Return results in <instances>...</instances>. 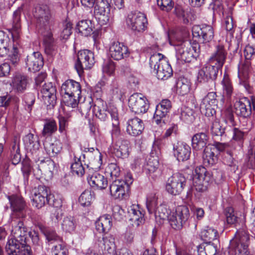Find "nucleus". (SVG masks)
<instances>
[{"label":"nucleus","instance_id":"nucleus-46","mask_svg":"<svg viewBox=\"0 0 255 255\" xmlns=\"http://www.w3.org/2000/svg\"><path fill=\"white\" fill-rule=\"evenodd\" d=\"M176 87L177 93L180 95L184 96L189 92L191 83L190 81L187 78L180 77L177 82Z\"/></svg>","mask_w":255,"mask_h":255},{"label":"nucleus","instance_id":"nucleus-21","mask_svg":"<svg viewBox=\"0 0 255 255\" xmlns=\"http://www.w3.org/2000/svg\"><path fill=\"white\" fill-rule=\"evenodd\" d=\"M171 108V103L168 99H164L157 105L153 116V120L157 125L160 124L162 122L164 123V119L169 112Z\"/></svg>","mask_w":255,"mask_h":255},{"label":"nucleus","instance_id":"nucleus-1","mask_svg":"<svg viewBox=\"0 0 255 255\" xmlns=\"http://www.w3.org/2000/svg\"><path fill=\"white\" fill-rule=\"evenodd\" d=\"M149 65L158 79L166 80L172 75L170 65L164 55L159 53H154L150 56Z\"/></svg>","mask_w":255,"mask_h":255},{"label":"nucleus","instance_id":"nucleus-5","mask_svg":"<svg viewBox=\"0 0 255 255\" xmlns=\"http://www.w3.org/2000/svg\"><path fill=\"white\" fill-rule=\"evenodd\" d=\"M31 194L32 206L36 208H41L46 203L52 204L51 200L53 199V196L46 186L39 185L32 189Z\"/></svg>","mask_w":255,"mask_h":255},{"label":"nucleus","instance_id":"nucleus-18","mask_svg":"<svg viewBox=\"0 0 255 255\" xmlns=\"http://www.w3.org/2000/svg\"><path fill=\"white\" fill-rule=\"evenodd\" d=\"M217 95L216 92H209L203 99L200 104V110L206 116H213L215 114L214 107L217 105Z\"/></svg>","mask_w":255,"mask_h":255},{"label":"nucleus","instance_id":"nucleus-24","mask_svg":"<svg viewBox=\"0 0 255 255\" xmlns=\"http://www.w3.org/2000/svg\"><path fill=\"white\" fill-rule=\"evenodd\" d=\"M26 64L29 71L35 72L39 71L44 64L41 54L39 52H34L27 56Z\"/></svg>","mask_w":255,"mask_h":255},{"label":"nucleus","instance_id":"nucleus-41","mask_svg":"<svg viewBox=\"0 0 255 255\" xmlns=\"http://www.w3.org/2000/svg\"><path fill=\"white\" fill-rule=\"evenodd\" d=\"M43 44L44 51L47 55H51L56 50V45L54 44V40L51 32H48L44 36Z\"/></svg>","mask_w":255,"mask_h":255},{"label":"nucleus","instance_id":"nucleus-49","mask_svg":"<svg viewBox=\"0 0 255 255\" xmlns=\"http://www.w3.org/2000/svg\"><path fill=\"white\" fill-rule=\"evenodd\" d=\"M40 230L48 242H51V243L55 242H57L58 243L62 242V238L58 236L56 234V232L52 229L48 227H41Z\"/></svg>","mask_w":255,"mask_h":255},{"label":"nucleus","instance_id":"nucleus-2","mask_svg":"<svg viewBox=\"0 0 255 255\" xmlns=\"http://www.w3.org/2000/svg\"><path fill=\"white\" fill-rule=\"evenodd\" d=\"M250 235L245 228L238 230L234 238L230 242L231 248L235 255H251L249 251Z\"/></svg>","mask_w":255,"mask_h":255},{"label":"nucleus","instance_id":"nucleus-23","mask_svg":"<svg viewBox=\"0 0 255 255\" xmlns=\"http://www.w3.org/2000/svg\"><path fill=\"white\" fill-rule=\"evenodd\" d=\"M97 239L95 243L98 245L102 250L107 252L110 254L115 253L116 245L115 243V238L112 235L102 236V237H97Z\"/></svg>","mask_w":255,"mask_h":255},{"label":"nucleus","instance_id":"nucleus-54","mask_svg":"<svg viewBox=\"0 0 255 255\" xmlns=\"http://www.w3.org/2000/svg\"><path fill=\"white\" fill-rule=\"evenodd\" d=\"M216 252V247L210 243L201 245L198 247L199 255H215Z\"/></svg>","mask_w":255,"mask_h":255},{"label":"nucleus","instance_id":"nucleus-62","mask_svg":"<svg viewBox=\"0 0 255 255\" xmlns=\"http://www.w3.org/2000/svg\"><path fill=\"white\" fill-rule=\"evenodd\" d=\"M10 152L12 163L15 165L18 164L21 160V155L19 146L16 143H13Z\"/></svg>","mask_w":255,"mask_h":255},{"label":"nucleus","instance_id":"nucleus-40","mask_svg":"<svg viewBox=\"0 0 255 255\" xmlns=\"http://www.w3.org/2000/svg\"><path fill=\"white\" fill-rule=\"evenodd\" d=\"M223 14L226 16L223 27L226 30L228 34L231 37H233L236 25L233 21V17L232 16V9L229 8L228 12L226 11H223Z\"/></svg>","mask_w":255,"mask_h":255},{"label":"nucleus","instance_id":"nucleus-34","mask_svg":"<svg viewBox=\"0 0 255 255\" xmlns=\"http://www.w3.org/2000/svg\"><path fill=\"white\" fill-rule=\"evenodd\" d=\"M96 229L99 233L108 232L112 226V218L109 215H104L99 217L95 223Z\"/></svg>","mask_w":255,"mask_h":255},{"label":"nucleus","instance_id":"nucleus-45","mask_svg":"<svg viewBox=\"0 0 255 255\" xmlns=\"http://www.w3.org/2000/svg\"><path fill=\"white\" fill-rule=\"evenodd\" d=\"M43 144L47 154L52 157L55 156L60 153L62 148L61 143L58 141L53 143L45 141Z\"/></svg>","mask_w":255,"mask_h":255},{"label":"nucleus","instance_id":"nucleus-6","mask_svg":"<svg viewBox=\"0 0 255 255\" xmlns=\"http://www.w3.org/2000/svg\"><path fill=\"white\" fill-rule=\"evenodd\" d=\"M127 26L135 33H142L144 31L148 24L145 15L140 12L129 13L126 20Z\"/></svg>","mask_w":255,"mask_h":255},{"label":"nucleus","instance_id":"nucleus-32","mask_svg":"<svg viewBox=\"0 0 255 255\" xmlns=\"http://www.w3.org/2000/svg\"><path fill=\"white\" fill-rule=\"evenodd\" d=\"M209 136L205 132H199L194 134L192 138V146L194 149L200 150L207 147Z\"/></svg>","mask_w":255,"mask_h":255},{"label":"nucleus","instance_id":"nucleus-26","mask_svg":"<svg viewBox=\"0 0 255 255\" xmlns=\"http://www.w3.org/2000/svg\"><path fill=\"white\" fill-rule=\"evenodd\" d=\"M173 153L179 161H184L190 157L191 148L184 142H178L173 145Z\"/></svg>","mask_w":255,"mask_h":255},{"label":"nucleus","instance_id":"nucleus-60","mask_svg":"<svg viewBox=\"0 0 255 255\" xmlns=\"http://www.w3.org/2000/svg\"><path fill=\"white\" fill-rule=\"evenodd\" d=\"M81 95L75 96V95H65L64 102L66 106L71 107H76L79 103Z\"/></svg>","mask_w":255,"mask_h":255},{"label":"nucleus","instance_id":"nucleus-28","mask_svg":"<svg viewBox=\"0 0 255 255\" xmlns=\"http://www.w3.org/2000/svg\"><path fill=\"white\" fill-rule=\"evenodd\" d=\"M129 220L133 227H139L144 223V214L138 205H132L128 209Z\"/></svg>","mask_w":255,"mask_h":255},{"label":"nucleus","instance_id":"nucleus-39","mask_svg":"<svg viewBox=\"0 0 255 255\" xmlns=\"http://www.w3.org/2000/svg\"><path fill=\"white\" fill-rule=\"evenodd\" d=\"M113 128L111 131L112 143L119 139H124L121 136V132L119 127V116L116 114V110H114L112 114Z\"/></svg>","mask_w":255,"mask_h":255},{"label":"nucleus","instance_id":"nucleus-7","mask_svg":"<svg viewBox=\"0 0 255 255\" xmlns=\"http://www.w3.org/2000/svg\"><path fill=\"white\" fill-rule=\"evenodd\" d=\"M7 198L9 201L11 216L17 219H24L27 208L24 199L20 195L16 194L8 195Z\"/></svg>","mask_w":255,"mask_h":255},{"label":"nucleus","instance_id":"nucleus-22","mask_svg":"<svg viewBox=\"0 0 255 255\" xmlns=\"http://www.w3.org/2000/svg\"><path fill=\"white\" fill-rule=\"evenodd\" d=\"M110 56L115 60H120L128 56V48L123 43L113 42L109 49Z\"/></svg>","mask_w":255,"mask_h":255},{"label":"nucleus","instance_id":"nucleus-12","mask_svg":"<svg viewBox=\"0 0 255 255\" xmlns=\"http://www.w3.org/2000/svg\"><path fill=\"white\" fill-rule=\"evenodd\" d=\"M128 107L131 111L136 114L147 112L149 104L146 98L140 93H134L128 99Z\"/></svg>","mask_w":255,"mask_h":255},{"label":"nucleus","instance_id":"nucleus-25","mask_svg":"<svg viewBox=\"0 0 255 255\" xmlns=\"http://www.w3.org/2000/svg\"><path fill=\"white\" fill-rule=\"evenodd\" d=\"M142 121L137 117L129 119L127 122V132L131 136H136L140 135L144 129Z\"/></svg>","mask_w":255,"mask_h":255},{"label":"nucleus","instance_id":"nucleus-17","mask_svg":"<svg viewBox=\"0 0 255 255\" xmlns=\"http://www.w3.org/2000/svg\"><path fill=\"white\" fill-rule=\"evenodd\" d=\"M42 99L47 107L53 108L56 104L57 91L55 86L52 83L44 84L41 90Z\"/></svg>","mask_w":255,"mask_h":255},{"label":"nucleus","instance_id":"nucleus-37","mask_svg":"<svg viewBox=\"0 0 255 255\" xmlns=\"http://www.w3.org/2000/svg\"><path fill=\"white\" fill-rule=\"evenodd\" d=\"M12 46V42L8 35L3 31L0 30V56L7 55Z\"/></svg>","mask_w":255,"mask_h":255},{"label":"nucleus","instance_id":"nucleus-16","mask_svg":"<svg viewBox=\"0 0 255 255\" xmlns=\"http://www.w3.org/2000/svg\"><path fill=\"white\" fill-rule=\"evenodd\" d=\"M227 55V52L223 45L219 44L216 46V50L209 59L208 63L219 71L223 66Z\"/></svg>","mask_w":255,"mask_h":255},{"label":"nucleus","instance_id":"nucleus-14","mask_svg":"<svg viewBox=\"0 0 255 255\" xmlns=\"http://www.w3.org/2000/svg\"><path fill=\"white\" fill-rule=\"evenodd\" d=\"M114 110H116V114L118 115L116 108L110 107L107 109L106 103L101 99H97L93 108V112L99 119L104 122L109 119V116L112 119Z\"/></svg>","mask_w":255,"mask_h":255},{"label":"nucleus","instance_id":"nucleus-29","mask_svg":"<svg viewBox=\"0 0 255 255\" xmlns=\"http://www.w3.org/2000/svg\"><path fill=\"white\" fill-rule=\"evenodd\" d=\"M126 187L124 180L115 179L110 186L111 196L115 199H122L125 195Z\"/></svg>","mask_w":255,"mask_h":255},{"label":"nucleus","instance_id":"nucleus-44","mask_svg":"<svg viewBox=\"0 0 255 255\" xmlns=\"http://www.w3.org/2000/svg\"><path fill=\"white\" fill-rule=\"evenodd\" d=\"M159 162L156 158H149L146 164L145 165L144 169L147 173L150 175L156 176L160 173L158 169Z\"/></svg>","mask_w":255,"mask_h":255},{"label":"nucleus","instance_id":"nucleus-58","mask_svg":"<svg viewBox=\"0 0 255 255\" xmlns=\"http://www.w3.org/2000/svg\"><path fill=\"white\" fill-rule=\"evenodd\" d=\"M72 171L78 176H82L85 173V169L81 160V157L75 159V162L71 166Z\"/></svg>","mask_w":255,"mask_h":255},{"label":"nucleus","instance_id":"nucleus-13","mask_svg":"<svg viewBox=\"0 0 255 255\" xmlns=\"http://www.w3.org/2000/svg\"><path fill=\"white\" fill-rule=\"evenodd\" d=\"M235 108L238 116L248 118L251 116L252 110L255 109V99L243 98L235 103Z\"/></svg>","mask_w":255,"mask_h":255},{"label":"nucleus","instance_id":"nucleus-4","mask_svg":"<svg viewBox=\"0 0 255 255\" xmlns=\"http://www.w3.org/2000/svg\"><path fill=\"white\" fill-rule=\"evenodd\" d=\"M244 55L246 60H251L255 56V47L250 45H247L244 49ZM250 67V62L249 61H246L244 64H239L238 66L239 83L247 90H249L250 88L249 84L247 81Z\"/></svg>","mask_w":255,"mask_h":255},{"label":"nucleus","instance_id":"nucleus-33","mask_svg":"<svg viewBox=\"0 0 255 255\" xmlns=\"http://www.w3.org/2000/svg\"><path fill=\"white\" fill-rule=\"evenodd\" d=\"M28 84V79L27 76L21 74H16L14 77L11 85L16 92L22 93L26 89Z\"/></svg>","mask_w":255,"mask_h":255},{"label":"nucleus","instance_id":"nucleus-10","mask_svg":"<svg viewBox=\"0 0 255 255\" xmlns=\"http://www.w3.org/2000/svg\"><path fill=\"white\" fill-rule=\"evenodd\" d=\"M186 179L184 176L179 172H176L168 178L166 185L167 191L173 195H179L184 188Z\"/></svg>","mask_w":255,"mask_h":255},{"label":"nucleus","instance_id":"nucleus-36","mask_svg":"<svg viewBox=\"0 0 255 255\" xmlns=\"http://www.w3.org/2000/svg\"><path fill=\"white\" fill-rule=\"evenodd\" d=\"M23 140L24 146L27 150L34 153L39 149L40 143L37 136L30 133L23 137Z\"/></svg>","mask_w":255,"mask_h":255},{"label":"nucleus","instance_id":"nucleus-8","mask_svg":"<svg viewBox=\"0 0 255 255\" xmlns=\"http://www.w3.org/2000/svg\"><path fill=\"white\" fill-rule=\"evenodd\" d=\"M219 71L217 68L213 67L212 66L207 64L201 69L198 74L197 81L199 83L209 84V88L205 87L206 90L209 91L213 90L215 87V80L217 77Z\"/></svg>","mask_w":255,"mask_h":255},{"label":"nucleus","instance_id":"nucleus-30","mask_svg":"<svg viewBox=\"0 0 255 255\" xmlns=\"http://www.w3.org/2000/svg\"><path fill=\"white\" fill-rule=\"evenodd\" d=\"M191 44L188 41L181 42L175 47L176 55L178 59L185 62H190L193 58V54L190 51Z\"/></svg>","mask_w":255,"mask_h":255},{"label":"nucleus","instance_id":"nucleus-31","mask_svg":"<svg viewBox=\"0 0 255 255\" xmlns=\"http://www.w3.org/2000/svg\"><path fill=\"white\" fill-rule=\"evenodd\" d=\"M87 180L91 187L98 189H105L108 184L107 178L97 172L87 177Z\"/></svg>","mask_w":255,"mask_h":255},{"label":"nucleus","instance_id":"nucleus-19","mask_svg":"<svg viewBox=\"0 0 255 255\" xmlns=\"http://www.w3.org/2000/svg\"><path fill=\"white\" fill-rule=\"evenodd\" d=\"M113 5L112 0H97L95 6V11L101 17L100 18L106 24L110 21L112 14L111 7Z\"/></svg>","mask_w":255,"mask_h":255},{"label":"nucleus","instance_id":"nucleus-11","mask_svg":"<svg viewBox=\"0 0 255 255\" xmlns=\"http://www.w3.org/2000/svg\"><path fill=\"white\" fill-rule=\"evenodd\" d=\"M18 219V220H13L11 221V233L13 238H12L10 239L16 241V243L23 245H25L26 242H28V240L27 236V228L22 221L23 219Z\"/></svg>","mask_w":255,"mask_h":255},{"label":"nucleus","instance_id":"nucleus-15","mask_svg":"<svg viewBox=\"0 0 255 255\" xmlns=\"http://www.w3.org/2000/svg\"><path fill=\"white\" fill-rule=\"evenodd\" d=\"M192 34L194 37L199 38L203 43H209L214 37V30L210 25H195L192 28Z\"/></svg>","mask_w":255,"mask_h":255},{"label":"nucleus","instance_id":"nucleus-61","mask_svg":"<svg viewBox=\"0 0 255 255\" xmlns=\"http://www.w3.org/2000/svg\"><path fill=\"white\" fill-rule=\"evenodd\" d=\"M53 167L54 162L49 158L40 160L38 167L39 170H43V171L45 173L51 172Z\"/></svg>","mask_w":255,"mask_h":255},{"label":"nucleus","instance_id":"nucleus-43","mask_svg":"<svg viewBox=\"0 0 255 255\" xmlns=\"http://www.w3.org/2000/svg\"><path fill=\"white\" fill-rule=\"evenodd\" d=\"M226 128L218 120L213 121L210 126V132L213 137L219 138L225 135Z\"/></svg>","mask_w":255,"mask_h":255},{"label":"nucleus","instance_id":"nucleus-47","mask_svg":"<svg viewBox=\"0 0 255 255\" xmlns=\"http://www.w3.org/2000/svg\"><path fill=\"white\" fill-rule=\"evenodd\" d=\"M77 221L72 216H67L64 218L61 223L62 230L67 233H73L77 227Z\"/></svg>","mask_w":255,"mask_h":255},{"label":"nucleus","instance_id":"nucleus-20","mask_svg":"<svg viewBox=\"0 0 255 255\" xmlns=\"http://www.w3.org/2000/svg\"><path fill=\"white\" fill-rule=\"evenodd\" d=\"M129 141L125 139H119L112 143L111 151L118 158H127L129 154Z\"/></svg>","mask_w":255,"mask_h":255},{"label":"nucleus","instance_id":"nucleus-38","mask_svg":"<svg viewBox=\"0 0 255 255\" xmlns=\"http://www.w3.org/2000/svg\"><path fill=\"white\" fill-rule=\"evenodd\" d=\"M216 152V149L215 147H212L211 146H209L205 148L203 154V159L205 164L212 165L215 164L218 160Z\"/></svg>","mask_w":255,"mask_h":255},{"label":"nucleus","instance_id":"nucleus-55","mask_svg":"<svg viewBox=\"0 0 255 255\" xmlns=\"http://www.w3.org/2000/svg\"><path fill=\"white\" fill-rule=\"evenodd\" d=\"M222 85L223 87V95L228 98H230L233 92V87L231 80L228 76L224 75L222 81Z\"/></svg>","mask_w":255,"mask_h":255},{"label":"nucleus","instance_id":"nucleus-52","mask_svg":"<svg viewBox=\"0 0 255 255\" xmlns=\"http://www.w3.org/2000/svg\"><path fill=\"white\" fill-rule=\"evenodd\" d=\"M201 236L204 241L211 243L218 238L219 234L217 230L207 227L206 229L202 231Z\"/></svg>","mask_w":255,"mask_h":255},{"label":"nucleus","instance_id":"nucleus-53","mask_svg":"<svg viewBox=\"0 0 255 255\" xmlns=\"http://www.w3.org/2000/svg\"><path fill=\"white\" fill-rule=\"evenodd\" d=\"M57 124L54 120H46L43 126L42 134L46 137L51 136L57 130Z\"/></svg>","mask_w":255,"mask_h":255},{"label":"nucleus","instance_id":"nucleus-64","mask_svg":"<svg viewBox=\"0 0 255 255\" xmlns=\"http://www.w3.org/2000/svg\"><path fill=\"white\" fill-rule=\"evenodd\" d=\"M52 255H68L67 248L60 243L54 246L51 249Z\"/></svg>","mask_w":255,"mask_h":255},{"label":"nucleus","instance_id":"nucleus-42","mask_svg":"<svg viewBox=\"0 0 255 255\" xmlns=\"http://www.w3.org/2000/svg\"><path fill=\"white\" fill-rule=\"evenodd\" d=\"M174 212L176 217L180 220L177 225H186L190 217L189 208L186 206H179Z\"/></svg>","mask_w":255,"mask_h":255},{"label":"nucleus","instance_id":"nucleus-9","mask_svg":"<svg viewBox=\"0 0 255 255\" xmlns=\"http://www.w3.org/2000/svg\"><path fill=\"white\" fill-rule=\"evenodd\" d=\"M95 63L94 53L92 51L87 49L81 50L78 53L75 67L78 74H80L84 69H91Z\"/></svg>","mask_w":255,"mask_h":255},{"label":"nucleus","instance_id":"nucleus-56","mask_svg":"<svg viewBox=\"0 0 255 255\" xmlns=\"http://www.w3.org/2000/svg\"><path fill=\"white\" fill-rule=\"evenodd\" d=\"M194 112L188 108L184 107L182 108L180 113V119L186 123H191L194 120Z\"/></svg>","mask_w":255,"mask_h":255},{"label":"nucleus","instance_id":"nucleus-50","mask_svg":"<svg viewBox=\"0 0 255 255\" xmlns=\"http://www.w3.org/2000/svg\"><path fill=\"white\" fill-rule=\"evenodd\" d=\"M20 244L16 243V241L8 239L5 247L6 255H20Z\"/></svg>","mask_w":255,"mask_h":255},{"label":"nucleus","instance_id":"nucleus-27","mask_svg":"<svg viewBox=\"0 0 255 255\" xmlns=\"http://www.w3.org/2000/svg\"><path fill=\"white\" fill-rule=\"evenodd\" d=\"M61 93L65 95H81V87L80 84L72 79L66 80L61 86Z\"/></svg>","mask_w":255,"mask_h":255},{"label":"nucleus","instance_id":"nucleus-63","mask_svg":"<svg viewBox=\"0 0 255 255\" xmlns=\"http://www.w3.org/2000/svg\"><path fill=\"white\" fill-rule=\"evenodd\" d=\"M222 115L224 121L226 124L232 126L235 125L234 116L232 108L228 107L226 108Z\"/></svg>","mask_w":255,"mask_h":255},{"label":"nucleus","instance_id":"nucleus-51","mask_svg":"<svg viewBox=\"0 0 255 255\" xmlns=\"http://www.w3.org/2000/svg\"><path fill=\"white\" fill-rule=\"evenodd\" d=\"M77 27L79 32L84 36H88L92 33V24L90 20H81L78 23Z\"/></svg>","mask_w":255,"mask_h":255},{"label":"nucleus","instance_id":"nucleus-57","mask_svg":"<svg viewBox=\"0 0 255 255\" xmlns=\"http://www.w3.org/2000/svg\"><path fill=\"white\" fill-rule=\"evenodd\" d=\"M105 173L110 175L112 179H117L120 174V169L117 164L111 163L106 168Z\"/></svg>","mask_w":255,"mask_h":255},{"label":"nucleus","instance_id":"nucleus-59","mask_svg":"<svg viewBox=\"0 0 255 255\" xmlns=\"http://www.w3.org/2000/svg\"><path fill=\"white\" fill-rule=\"evenodd\" d=\"M93 199V197L91 192L89 190H85L80 195L79 202L83 207L88 206L90 205Z\"/></svg>","mask_w":255,"mask_h":255},{"label":"nucleus","instance_id":"nucleus-3","mask_svg":"<svg viewBox=\"0 0 255 255\" xmlns=\"http://www.w3.org/2000/svg\"><path fill=\"white\" fill-rule=\"evenodd\" d=\"M33 16L36 19L37 26L45 29H50L54 24L53 14L50 7L46 4L36 5L33 11Z\"/></svg>","mask_w":255,"mask_h":255},{"label":"nucleus","instance_id":"nucleus-35","mask_svg":"<svg viewBox=\"0 0 255 255\" xmlns=\"http://www.w3.org/2000/svg\"><path fill=\"white\" fill-rule=\"evenodd\" d=\"M22 10L21 6L19 7L13 13L12 35L14 37H18L21 31V15Z\"/></svg>","mask_w":255,"mask_h":255},{"label":"nucleus","instance_id":"nucleus-48","mask_svg":"<svg viewBox=\"0 0 255 255\" xmlns=\"http://www.w3.org/2000/svg\"><path fill=\"white\" fill-rule=\"evenodd\" d=\"M146 205L150 214L156 212V210L159 213L160 210L162 209V207L156 208L157 205V197L154 193H151L147 195Z\"/></svg>","mask_w":255,"mask_h":255}]
</instances>
